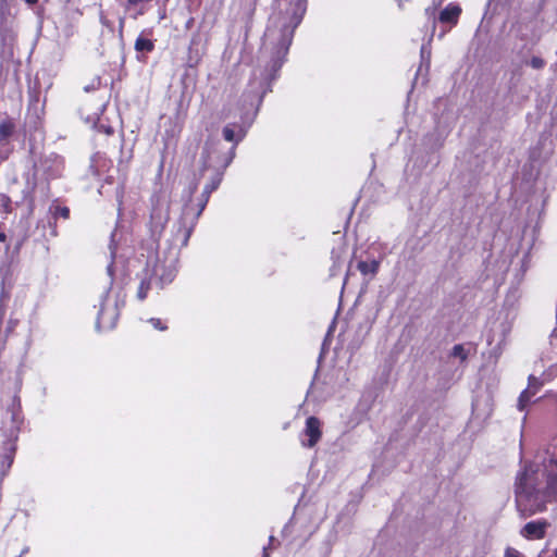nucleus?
I'll use <instances>...</instances> for the list:
<instances>
[{"label": "nucleus", "mask_w": 557, "mask_h": 557, "mask_svg": "<svg viewBox=\"0 0 557 557\" xmlns=\"http://www.w3.org/2000/svg\"><path fill=\"white\" fill-rule=\"evenodd\" d=\"M278 12L271 16L263 36L262 53H271L270 72L261 77L257 88H255V81L250 84L257 95L261 91L260 99L265 92L264 85L274 79L275 73L284 63L294 32L306 12V0H278Z\"/></svg>", "instance_id": "1"}, {"label": "nucleus", "mask_w": 557, "mask_h": 557, "mask_svg": "<svg viewBox=\"0 0 557 557\" xmlns=\"http://www.w3.org/2000/svg\"><path fill=\"white\" fill-rule=\"evenodd\" d=\"M123 304L124 301L120 300L119 296L112 297L109 292L102 295L96 321L98 331L112 330L116 325L120 315V307L123 306Z\"/></svg>", "instance_id": "2"}, {"label": "nucleus", "mask_w": 557, "mask_h": 557, "mask_svg": "<svg viewBox=\"0 0 557 557\" xmlns=\"http://www.w3.org/2000/svg\"><path fill=\"white\" fill-rule=\"evenodd\" d=\"M306 436H308L307 442H302V446L305 447H313L321 438V423L318 418L309 417L306 421V428L304 430Z\"/></svg>", "instance_id": "3"}, {"label": "nucleus", "mask_w": 557, "mask_h": 557, "mask_svg": "<svg viewBox=\"0 0 557 557\" xmlns=\"http://www.w3.org/2000/svg\"><path fill=\"white\" fill-rule=\"evenodd\" d=\"M548 525L545 520L528 522L521 530V535L527 539H543Z\"/></svg>", "instance_id": "4"}, {"label": "nucleus", "mask_w": 557, "mask_h": 557, "mask_svg": "<svg viewBox=\"0 0 557 557\" xmlns=\"http://www.w3.org/2000/svg\"><path fill=\"white\" fill-rule=\"evenodd\" d=\"M540 386H541V384L537 383L535 377H533V376L529 377V387L520 394L519 399H518V409L519 410H521V411L524 410V408L527 407L531 397L535 395V393L537 392Z\"/></svg>", "instance_id": "5"}, {"label": "nucleus", "mask_w": 557, "mask_h": 557, "mask_svg": "<svg viewBox=\"0 0 557 557\" xmlns=\"http://www.w3.org/2000/svg\"><path fill=\"white\" fill-rule=\"evenodd\" d=\"M13 462V450L8 446L0 448V482L8 473Z\"/></svg>", "instance_id": "6"}, {"label": "nucleus", "mask_w": 557, "mask_h": 557, "mask_svg": "<svg viewBox=\"0 0 557 557\" xmlns=\"http://www.w3.org/2000/svg\"><path fill=\"white\" fill-rule=\"evenodd\" d=\"M516 35L527 42L534 44L536 41V37L533 32V25L531 23L518 24L516 27Z\"/></svg>", "instance_id": "7"}, {"label": "nucleus", "mask_w": 557, "mask_h": 557, "mask_svg": "<svg viewBox=\"0 0 557 557\" xmlns=\"http://www.w3.org/2000/svg\"><path fill=\"white\" fill-rule=\"evenodd\" d=\"M461 10L457 5H448L440 13V21L443 23H456Z\"/></svg>", "instance_id": "8"}, {"label": "nucleus", "mask_w": 557, "mask_h": 557, "mask_svg": "<svg viewBox=\"0 0 557 557\" xmlns=\"http://www.w3.org/2000/svg\"><path fill=\"white\" fill-rule=\"evenodd\" d=\"M357 268L362 275H375L379 271L380 262L376 260H372L371 262L359 261Z\"/></svg>", "instance_id": "9"}, {"label": "nucleus", "mask_w": 557, "mask_h": 557, "mask_svg": "<svg viewBox=\"0 0 557 557\" xmlns=\"http://www.w3.org/2000/svg\"><path fill=\"white\" fill-rule=\"evenodd\" d=\"M14 123L10 120L0 122V140H8L14 132Z\"/></svg>", "instance_id": "10"}, {"label": "nucleus", "mask_w": 557, "mask_h": 557, "mask_svg": "<svg viewBox=\"0 0 557 557\" xmlns=\"http://www.w3.org/2000/svg\"><path fill=\"white\" fill-rule=\"evenodd\" d=\"M151 219L154 221L156 225L163 227L164 223L169 219L168 207L164 210L154 208L151 213Z\"/></svg>", "instance_id": "11"}, {"label": "nucleus", "mask_w": 557, "mask_h": 557, "mask_svg": "<svg viewBox=\"0 0 557 557\" xmlns=\"http://www.w3.org/2000/svg\"><path fill=\"white\" fill-rule=\"evenodd\" d=\"M135 49L137 51H151L153 44L149 39L138 37L135 42Z\"/></svg>", "instance_id": "12"}, {"label": "nucleus", "mask_w": 557, "mask_h": 557, "mask_svg": "<svg viewBox=\"0 0 557 557\" xmlns=\"http://www.w3.org/2000/svg\"><path fill=\"white\" fill-rule=\"evenodd\" d=\"M221 181V175L218 174L210 183L205 186L202 194L210 197L211 193L219 187Z\"/></svg>", "instance_id": "13"}, {"label": "nucleus", "mask_w": 557, "mask_h": 557, "mask_svg": "<svg viewBox=\"0 0 557 557\" xmlns=\"http://www.w3.org/2000/svg\"><path fill=\"white\" fill-rule=\"evenodd\" d=\"M149 289H150V281L143 278L139 284L138 290H137V298L139 300H144L147 297Z\"/></svg>", "instance_id": "14"}, {"label": "nucleus", "mask_w": 557, "mask_h": 557, "mask_svg": "<svg viewBox=\"0 0 557 557\" xmlns=\"http://www.w3.org/2000/svg\"><path fill=\"white\" fill-rule=\"evenodd\" d=\"M450 356L459 358L461 361H466V359L468 358V354L461 344H457L453 347Z\"/></svg>", "instance_id": "15"}, {"label": "nucleus", "mask_w": 557, "mask_h": 557, "mask_svg": "<svg viewBox=\"0 0 557 557\" xmlns=\"http://www.w3.org/2000/svg\"><path fill=\"white\" fill-rule=\"evenodd\" d=\"M528 64L535 70H542L546 62L541 57H532Z\"/></svg>", "instance_id": "16"}, {"label": "nucleus", "mask_w": 557, "mask_h": 557, "mask_svg": "<svg viewBox=\"0 0 557 557\" xmlns=\"http://www.w3.org/2000/svg\"><path fill=\"white\" fill-rule=\"evenodd\" d=\"M208 200H209V197L203 195V194H201V199H200V201L198 203V210H197V212L195 213V216H194L195 220H197L200 216V214L202 213L203 209L206 208V206L208 203Z\"/></svg>", "instance_id": "17"}, {"label": "nucleus", "mask_w": 557, "mask_h": 557, "mask_svg": "<svg viewBox=\"0 0 557 557\" xmlns=\"http://www.w3.org/2000/svg\"><path fill=\"white\" fill-rule=\"evenodd\" d=\"M223 137L227 141H234L235 140V132L231 126H225L223 128Z\"/></svg>", "instance_id": "18"}, {"label": "nucleus", "mask_w": 557, "mask_h": 557, "mask_svg": "<svg viewBox=\"0 0 557 557\" xmlns=\"http://www.w3.org/2000/svg\"><path fill=\"white\" fill-rule=\"evenodd\" d=\"M54 214L67 219L70 216V210L67 207H57Z\"/></svg>", "instance_id": "19"}, {"label": "nucleus", "mask_w": 557, "mask_h": 557, "mask_svg": "<svg viewBox=\"0 0 557 557\" xmlns=\"http://www.w3.org/2000/svg\"><path fill=\"white\" fill-rule=\"evenodd\" d=\"M152 326L157 330L164 331L166 330V325H164L160 319L152 318L149 320Z\"/></svg>", "instance_id": "20"}, {"label": "nucleus", "mask_w": 557, "mask_h": 557, "mask_svg": "<svg viewBox=\"0 0 557 557\" xmlns=\"http://www.w3.org/2000/svg\"><path fill=\"white\" fill-rule=\"evenodd\" d=\"M99 86H100V78L96 77L92 79L90 85H87L84 87V90L88 92L90 90L97 89Z\"/></svg>", "instance_id": "21"}, {"label": "nucleus", "mask_w": 557, "mask_h": 557, "mask_svg": "<svg viewBox=\"0 0 557 557\" xmlns=\"http://www.w3.org/2000/svg\"><path fill=\"white\" fill-rule=\"evenodd\" d=\"M505 557H521V554L519 550H517L516 548H512V547H508L506 550H505Z\"/></svg>", "instance_id": "22"}, {"label": "nucleus", "mask_w": 557, "mask_h": 557, "mask_svg": "<svg viewBox=\"0 0 557 557\" xmlns=\"http://www.w3.org/2000/svg\"><path fill=\"white\" fill-rule=\"evenodd\" d=\"M173 278H174V272L173 271H170L166 274L161 275V277H160L162 283H170V282L173 281Z\"/></svg>", "instance_id": "23"}, {"label": "nucleus", "mask_w": 557, "mask_h": 557, "mask_svg": "<svg viewBox=\"0 0 557 557\" xmlns=\"http://www.w3.org/2000/svg\"><path fill=\"white\" fill-rule=\"evenodd\" d=\"M100 22L103 26L110 28L111 30L113 29L112 23L109 20H107L103 15L100 16Z\"/></svg>", "instance_id": "24"}, {"label": "nucleus", "mask_w": 557, "mask_h": 557, "mask_svg": "<svg viewBox=\"0 0 557 557\" xmlns=\"http://www.w3.org/2000/svg\"><path fill=\"white\" fill-rule=\"evenodd\" d=\"M124 23H125V18L124 17H120V20H119V34H120V36H122Z\"/></svg>", "instance_id": "25"}, {"label": "nucleus", "mask_w": 557, "mask_h": 557, "mask_svg": "<svg viewBox=\"0 0 557 557\" xmlns=\"http://www.w3.org/2000/svg\"><path fill=\"white\" fill-rule=\"evenodd\" d=\"M425 54H428V59H430V54H431L430 50H426V47L422 46L421 47V57H422V59H424Z\"/></svg>", "instance_id": "26"}, {"label": "nucleus", "mask_w": 557, "mask_h": 557, "mask_svg": "<svg viewBox=\"0 0 557 557\" xmlns=\"http://www.w3.org/2000/svg\"><path fill=\"white\" fill-rule=\"evenodd\" d=\"M234 154H235V151H234V147H233L231 150V156H230L227 162L225 163V166H227L230 164V162L233 160Z\"/></svg>", "instance_id": "27"}, {"label": "nucleus", "mask_w": 557, "mask_h": 557, "mask_svg": "<svg viewBox=\"0 0 557 557\" xmlns=\"http://www.w3.org/2000/svg\"><path fill=\"white\" fill-rule=\"evenodd\" d=\"M112 267H113V265H112V263H110V264L108 265V268H107L108 273H109V275H110V276H112V273H113V272H112Z\"/></svg>", "instance_id": "28"}, {"label": "nucleus", "mask_w": 557, "mask_h": 557, "mask_svg": "<svg viewBox=\"0 0 557 557\" xmlns=\"http://www.w3.org/2000/svg\"><path fill=\"white\" fill-rule=\"evenodd\" d=\"M262 556H263V557H270V555H269V552H268V548H267V547H264V548H263Z\"/></svg>", "instance_id": "29"}, {"label": "nucleus", "mask_w": 557, "mask_h": 557, "mask_svg": "<svg viewBox=\"0 0 557 557\" xmlns=\"http://www.w3.org/2000/svg\"><path fill=\"white\" fill-rule=\"evenodd\" d=\"M25 2L33 5V4H36L38 2V0H25Z\"/></svg>", "instance_id": "30"}, {"label": "nucleus", "mask_w": 557, "mask_h": 557, "mask_svg": "<svg viewBox=\"0 0 557 557\" xmlns=\"http://www.w3.org/2000/svg\"><path fill=\"white\" fill-rule=\"evenodd\" d=\"M5 240V234L4 233H0V242H4Z\"/></svg>", "instance_id": "31"}, {"label": "nucleus", "mask_w": 557, "mask_h": 557, "mask_svg": "<svg viewBox=\"0 0 557 557\" xmlns=\"http://www.w3.org/2000/svg\"><path fill=\"white\" fill-rule=\"evenodd\" d=\"M110 250H111V257H112V258H114V253H115V252H114V248H113V246H112V245H110Z\"/></svg>", "instance_id": "32"}, {"label": "nucleus", "mask_w": 557, "mask_h": 557, "mask_svg": "<svg viewBox=\"0 0 557 557\" xmlns=\"http://www.w3.org/2000/svg\"><path fill=\"white\" fill-rule=\"evenodd\" d=\"M197 189V185H194L191 188H190V195Z\"/></svg>", "instance_id": "33"}, {"label": "nucleus", "mask_w": 557, "mask_h": 557, "mask_svg": "<svg viewBox=\"0 0 557 557\" xmlns=\"http://www.w3.org/2000/svg\"><path fill=\"white\" fill-rule=\"evenodd\" d=\"M188 211H189V208H188V206H186L184 209V215H186L188 213Z\"/></svg>", "instance_id": "34"}, {"label": "nucleus", "mask_w": 557, "mask_h": 557, "mask_svg": "<svg viewBox=\"0 0 557 557\" xmlns=\"http://www.w3.org/2000/svg\"><path fill=\"white\" fill-rule=\"evenodd\" d=\"M554 555H555V557H557V548L555 549Z\"/></svg>", "instance_id": "35"}]
</instances>
